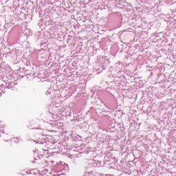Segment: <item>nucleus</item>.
<instances>
[{"instance_id": "f257e3e1", "label": "nucleus", "mask_w": 176, "mask_h": 176, "mask_svg": "<svg viewBox=\"0 0 176 176\" xmlns=\"http://www.w3.org/2000/svg\"><path fill=\"white\" fill-rule=\"evenodd\" d=\"M98 174L96 170H90L89 168H87L82 176H98Z\"/></svg>"}, {"instance_id": "f03ea898", "label": "nucleus", "mask_w": 176, "mask_h": 176, "mask_svg": "<svg viewBox=\"0 0 176 176\" xmlns=\"http://www.w3.org/2000/svg\"><path fill=\"white\" fill-rule=\"evenodd\" d=\"M6 76L8 79H12V73H10V67H8L5 72Z\"/></svg>"}, {"instance_id": "7ed1b4c3", "label": "nucleus", "mask_w": 176, "mask_h": 176, "mask_svg": "<svg viewBox=\"0 0 176 176\" xmlns=\"http://www.w3.org/2000/svg\"><path fill=\"white\" fill-rule=\"evenodd\" d=\"M116 67L117 70L120 71V69L123 68V63H122L120 61H118L116 63Z\"/></svg>"}, {"instance_id": "20e7f679", "label": "nucleus", "mask_w": 176, "mask_h": 176, "mask_svg": "<svg viewBox=\"0 0 176 176\" xmlns=\"http://www.w3.org/2000/svg\"><path fill=\"white\" fill-rule=\"evenodd\" d=\"M13 85H14V82H13V81H10L6 82V87H8V89H12Z\"/></svg>"}, {"instance_id": "39448f33", "label": "nucleus", "mask_w": 176, "mask_h": 176, "mask_svg": "<svg viewBox=\"0 0 176 176\" xmlns=\"http://www.w3.org/2000/svg\"><path fill=\"white\" fill-rule=\"evenodd\" d=\"M14 140L15 142L19 143L20 141V138H14Z\"/></svg>"}, {"instance_id": "423d86ee", "label": "nucleus", "mask_w": 176, "mask_h": 176, "mask_svg": "<svg viewBox=\"0 0 176 176\" xmlns=\"http://www.w3.org/2000/svg\"><path fill=\"white\" fill-rule=\"evenodd\" d=\"M12 54V53H10V52H6V54H5V56H6V57H10V55Z\"/></svg>"}, {"instance_id": "0eeeda50", "label": "nucleus", "mask_w": 176, "mask_h": 176, "mask_svg": "<svg viewBox=\"0 0 176 176\" xmlns=\"http://www.w3.org/2000/svg\"><path fill=\"white\" fill-rule=\"evenodd\" d=\"M2 74H3V71L0 69V78H3V75Z\"/></svg>"}, {"instance_id": "6e6552de", "label": "nucleus", "mask_w": 176, "mask_h": 176, "mask_svg": "<svg viewBox=\"0 0 176 176\" xmlns=\"http://www.w3.org/2000/svg\"><path fill=\"white\" fill-rule=\"evenodd\" d=\"M45 94H47V95H49V94H50V91H46V93H45Z\"/></svg>"}, {"instance_id": "1a4fd4ad", "label": "nucleus", "mask_w": 176, "mask_h": 176, "mask_svg": "<svg viewBox=\"0 0 176 176\" xmlns=\"http://www.w3.org/2000/svg\"><path fill=\"white\" fill-rule=\"evenodd\" d=\"M29 129H31L32 130H33L34 129H38V128H35V127H32L31 128V127L29 126Z\"/></svg>"}, {"instance_id": "9d476101", "label": "nucleus", "mask_w": 176, "mask_h": 176, "mask_svg": "<svg viewBox=\"0 0 176 176\" xmlns=\"http://www.w3.org/2000/svg\"><path fill=\"white\" fill-rule=\"evenodd\" d=\"M45 164H46V162H43V166H45Z\"/></svg>"}, {"instance_id": "9b49d317", "label": "nucleus", "mask_w": 176, "mask_h": 176, "mask_svg": "<svg viewBox=\"0 0 176 176\" xmlns=\"http://www.w3.org/2000/svg\"><path fill=\"white\" fill-rule=\"evenodd\" d=\"M106 176H112L111 175L107 174Z\"/></svg>"}]
</instances>
